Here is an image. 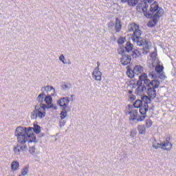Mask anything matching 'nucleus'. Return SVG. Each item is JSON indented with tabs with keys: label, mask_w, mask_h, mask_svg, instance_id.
<instances>
[{
	"label": "nucleus",
	"mask_w": 176,
	"mask_h": 176,
	"mask_svg": "<svg viewBox=\"0 0 176 176\" xmlns=\"http://www.w3.org/2000/svg\"><path fill=\"white\" fill-rule=\"evenodd\" d=\"M149 5H151V3H148V1H145L139 3L136 9L138 12L144 13L145 17H147V19H151L152 14L155 13L153 16V19L148 21L147 24L148 27L152 28L157 24L159 20H160V17L164 14V10L159 8V4L156 1L150 6V9H148Z\"/></svg>",
	"instance_id": "obj_1"
},
{
	"label": "nucleus",
	"mask_w": 176,
	"mask_h": 176,
	"mask_svg": "<svg viewBox=\"0 0 176 176\" xmlns=\"http://www.w3.org/2000/svg\"><path fill=\"white\" fill-rule=\"evenodd\" d=\"M128 31L133 32L132 35V41L136 42L138 46H144L142 50L143 54H148L149 49H151V42L148 40H144L141 38V30H140V25L136 23H131L128 26Z\"/></svg>",
	"instance_id": "obj_2"
},
{
	"label": "nucleus",
	"mask_w": 176,
	"mask_h": 176,
	"mask_svg": "<svg viewBox=\"0 0 176 176\" xmlns=\"http://www.w3.org/2000/svg\"><path fill=\"white\" fill-rule=\"evenodd\" d=\"M32 127H16L14 135L16 137L18 144H27V142H36V136L32 133Z\"/></svg>",
	"instance_id": "obj_3"
},
{
	"label": "nucleus",
	"mask_w": 176,
	"mask_h": 176,
	"mask_svg": "<svg viewBox=\"0 0 176 176\" xmlns=\"http://www.w3.org/2000/svg\"><path fill=\"white\" fill-rule=\"evenodd\" d=\"M142 100L144 101V104L141 107H140V109L139 110L140 113L142 115L139 116L138 120L140 122H142L145 120V118H146V112H148V109H149L148 102H151V99L146 96H143Z\"/></svg>",
	"instance_id": "obj_4"
},
{
	"label": "nucleus",
	"mask_w": 176,
	"mask_h": 176,
	"mask_svg": "<svg viewBox=\"0 0 176 176\" xmlns=\"http://www.w3.org/2000/svg\"><path fill=\"white\" fill-rule=\"evenodd\" d=\"M153 148L155 149H163L164 151H171V148H173V144L168 142V140L164 141L162 143H157L156 140L154 139V142L153 143Z\"/></svg>",
	"instance_id": "obj_5"
},
{
	"label": "nucleus",
	"mask_w": 176,
	"mask_h": 176,
	"mask_svg": "<svg viewBox=\"0 0 176 176\" xmlns=\"http://www.w3.org/2000/svg\"><path fill=\"white\" fill-rule=\"evenodd\" d=\"M128 109L129 111L126 112V115H130L129 120H138V122H140L138 120L140 119V117L138 118V110L135 109L132 105L130 104L128 105Z\"/></svg>",
	"instance_id": "obj_6"
},
{
	"label": "nucleus",
	"mask_w": 176,
	"mask_h": 176,
	"mask_svg": "<svg viewBox=\"0 0 176 176\" xmlns=\"http://www.w3.org/2000/svg\"><path fill=\"white\" fill-rule=\"evenodd\" d=\"M44 101L45 104H40L43 106H44L45 108L47 109H50V108H52V109L56 110L57 106H54L53 104V98H52V95L45 96L44 98Z\"/></svg>",
	"instance_id": "obj_7"
},
{
	"label": "nucleus",
	"mask_w": 176,
	"mask_h": 176,
	"mask_svg": "<svg viewBox=\"0 0 176 176\" xmlns=\"http://www.w3.org/2000/svg\"><path fill=\"white\" fill-rule=\"evenodd\" d=\"M97 67L94 69L92 72V78L95 80L100 82L102 80V73L100 71V62H97Z\"/></svg>",
	"instance_id": "obj_8"
},
{
	"label": "nucleus",
	"mask_w": 176,
	"mask_h": 176,
	"mask_svg": "<svg viewBox=\"0 0 176 176\" xmlns=\"http://www.w3.org/2000/svg\"><path fill=\"white\" fill-rule=\"evenodd\" d=\"M46 107L43 106L42 104L36 105V111L37 112V118L43 119L46 116Z\"/></svg>",
	"instance_id": "obj_9"
},
{
	"label": "nucleus",
	"mask_w": 176,
	"mask_h": 176,
	"mask_svg": "<svg viewBox=\"0 0 176 176\" xmlns=\"http://www.w3.org/2000/svg\"><path fill=\"white\" fill-rule=\"evenodd\" d=\"M27 150V144L18 143L16 146H14L13 151L14 155H19L21 152H24Z\"/></svg>",
	"instance_id": "obj_10"
},
{
	"label": "nucleus",
	"mask_w": 176,
	"mask_h": 176,
	"mask_svg": "<svg viewBox=\"0 0 176 176\" xmlns=\"http://www.w3.org/2000/svg\"><path fill=\"white\" fill-rule=\"evenodd\" d=\"M140 80L142 82H144V85L142 86H145L146 87V90L149 89V87H151V81L148 78V75L146 73L142 74L139 76Z\"/></svg>",
	"instance_id": "obj_11"
},
{
	"label": "nucleus",
	"mask_w": 176,
	"mask_h": 176,
	"mask_svg": "<svg viewBox=\"0 0 176 176\" xmlns=\"http://www.w3.org/2000/svg\"><path fill=\"white\" fill-rule=\"evenodd\" d=\"M69 101V98L68 97L62 98L57 101V104L60 105V107H61L63 109H67V107H68Z\"/></svg>",
	"instance_id": "obj_12"
},
{
	"label": "nucleus",
	"mask_w": 176,
	"mask_h": 176,
	"mask_svg": "<svg viewBox=\"0 0 176 176\" xmlns=\"http://www.w3.org/2000/svg\"><path fill=\"white\" fill-rule=\"evenodd\" d=\"M50 91H52L51 96H54V94H56V89L52 86L47 85L41 87V93H43L45 94V92L49 94Z\"/></svg>",
	"instance_id": "obj_13"
},
{
	"label": "nucleus",
	"mask_w": 176,
	"mask_h": 176,
	"mask_svg": "<svg viewBox=\"0 0 176 176\" xmlns=\"http://www.w3.org/2000/svg\"><path fill=\"white\" fill-rule=\"evenodd\" d=\"M146 94L148 96V98L151 100V98H156V89L155 88L149 87L146 89Z\"/></svg>",
	"instance_id": "obj_14"
},
{
	"label": "nucleus",
	"mask_w": 176,
	"mask_h": 176,
	"mask_svg": "<svg viewBox=\"0 0 176 176\" xmlns=\"http://www.w3.org/2000/svg\"><path fill=\"white\" fill-rule=\"evenodd\" d=\"M146 91V87L145 85H139L135 91L137 96H142Z\"/></svg>",
	"instance_id": "obj_15"
},
{
	"label": "nucleus",
	"mask_w": 176,
	"mask_h": 176,
	"mask_svg": "<svg viewBox=\"0 0 176 176\" xmlns=\"http://www.w3.org/2000/svg\"><path fill=\"white\" fill-rule=\"evenodd\" d=\"M131 61V56L130 55L123 54L121 58V63L122 65H127V64H130Z\"/></svg>",
	"instance_id": "obj_16"
},
{
	"label": "nucleus",
	"mask_w": 176,
	"mask_h": 176,
	"mask_svg": "<svg viewBox=\"0 0 176 176\" xmlns=\"http://www.w3.org/2000/svg\"><path fill=\"white\" fill-rule=\"evenodd\" d=\"M138 1L139 0H121V2L122 3H127L129 6L134 7L137 6V3H138Z\"/></svg>",
	"instance_id": "obj_17"
},
{
	"label": "nucleus",
	"mask_w": 176,
	"mask_h": 176,
	"mask_svg": "<svg viewBox=\"0 0 176 176\" xmlns=\"http://www.w3.org/2000/svg\"><path fill=\"white\" fill-rule=\"evenodd\" d=\"M133 71L135 72V75H140V74H142V72H144V67L141 65H135L133 68Z\"/></svg>",
	"instance_id": "obj_18"
},
{
	"label": "nucleus",
	"mask_w": 176,
	"mask_h": 176,
	"mask_svg": "<svg viewBox=\"0 0 176 176\" xmlns=\"http://www.w3.org/2000/svg\"><path fill=\"white\" fill-rule=\"evenodd\" d=\"M115 30L116 32H120V30H122V21L119 20V18L116 19Z\"/></svg>",
	"instance_id": "obj_19"
},
{
	"label": "nucleus",
	"mask_w": 176,
	"mask_h": 176,
	"mask_svg": "<svg viewBox=\"0 0 176 176\" xmlns=\"http://www.w3.org/2000/svg\"><path fill=\"white\" fill-rule=\"evenodd\" d=\"M20 168V164L17 161H13L11 164V170L12 171H17Z\"/></svg>",
	"instance_id": "obj_20"
},
{
	"label": "nucleus",
	"mask_w": 176,
	"mask_h": 176,
	"mask_svg": "<svg viewBox=\"0 0 176 176\" xmlns=\"http://www.w3.org/2000/svg\"><path fill=\"white\" fill-rule=\"evenodd\" d=\"M160 86V81L157 80H151V89H157Z\"/></svg>",
	"instance_id": "obj_21"
},
{
	"label": "nucleus",
	"mask_w": 176,
	"mask_h": 176,
	"mask_svg": "<svg viewBox=\"0 0 176 176\" xmlns=\"http://www.w3.org/2000/svg\"><path fill=\"white\" fill-rule=\"evenodd\" d=\"M46 97V94H43V92L40 94L38 97L36 98V101L39 102L40 104H43V100H45V98Z\"/></svg>",
	"instance_id": "obj_22"
},
{
	"label": "nucleus",
	"mask_w": 176,
	"mask_h": 176,
	"mask_svg": "<svg viewBox=\"0 0 176 176\" xmlns=\"http://www.w3.org/2000/svg\"><path fill=\"white\" fill-rule=\"evenodd\" d=\"M138 130L139 131V134L144 135L146 133V128H145V125H138Z\"/></svg>",
	"instance_id": "obj_23"
},
{
	"label": "nucleus",
	"mask_w": 176,
	"mask_h": 176,
	"mask_svg": "<svg viewBox=\"0 0 176 176\" xmlns=\"http://www.w3.org/2000/svg\"><path fill=\"white\" fill-rule=\"evenodd\" d=\"M142 100H137L133 103V108L135 109V108H141L143 106Z\"/></svg>",
	"instance_id": "obj_24"
},
{
	"label": "nucleus",
	"mask_w": 176,
	"mask_h": 176,
	"mask_svg": "<svg viewBox=\"0 0 176 176\" xmlns=\"http://www.w3.org/2000/svg\"><path fill=\"white\" fill-rule=\"evenodd\" d=\"M126 75L129 78H134V76H135L134 69L133 70L130 69V67H128V70L126 71Z\"/></svg>",
	"instance_id": "obj_25"
},
{
	"label": "nucleus",
	"mask_w": 176,
	"mask_h": 176,
	"mask_svg": "<svg viewBox=\"0 0 176 176\" xmlns=\"http://www.w3.org/2000/svg\"><path fill=\"white\" fill-rule=\"evenodd\" d=\"M30 172V166L28 165L24 166L21 170V175L25 176L28 175Z\"/></svg>",
	"instance_id": "obj_26"
},
{
	"label": "nucleus",
	"mask_w": 176,
	"mask_h": 176,
	"mask_svg": "<svg viewBox=\"0 0 176 176\" xmlns=\"http://www.w3.org/2000/svg\"><path fill=\"white\" fill-rule=\"evenodd\" d=\"M32 133L34 134V133H36V134H39V133H41V126L38 124H34V128H32Z\"/></svg>",
	"instance_id": "obj_27"
},
{
	"label": "nucleus",
	"mask_w": 176,
	"mask_h": 176,
	"mask_svg": "<svg viewBox=\"0 0 176 176\" xmlns=\"http://www.w3.org/2000/svg\"><path fill=\"white\" fill-rule=\"evenodd\" d=\"M68 113H67L66 109H63V111L60 113V118L61 120H64L65 118H67V116Z\"/></svg>",
	"instance_id": "obj_28"
},
{
	"label": "nucleus",
	"mask_w": 176,
	"mask_h": 176,
	"mask_svg": "<svg viewBox=\"0 0 176 176\" xmlns=\"http://www.w3.org/2000/svg\"><path fill=\"white\" fill-rule=\"evenodd\" d=\"M125 49L128 53L131 52V50H133V44H131V43L130 42H127L126 44Z\"/></svg>",
	"instance_id": "obj_29"
},
{
	"label": "nucleus",
	"mask_w": 176,
	"mask_h": 176,
	"mask_svg": "<svg viewBox=\"0 0 176 176\" xmlns=\"http://www.w3.org/2000/svg\"><path fill=\"white\" fill-rule=\"evenodd\" d=\"M141 56V52H140L138 50H135L132 52V56L134 58H137V57H140Z\"/></svg>",
	"instance_id": "obj_30"
},
{
	"label": "nucleus",
	"mask_w": 176,
	"mask_h": 176,
	"mask_svg": "<svg viewBox=\"0 0 176 176\" xmlns=\"http://www.w3.org/2000/svg\"><path fill=\"white\" fill-rule=\"evenodd\" d=\"M164 67L162 65H157L155 67V71L158 74H161V72H163V69Z\"/></svg>",
	"instance_id": "obj_31"
},
{
	"label": "nucleus",
	"mask_w": 176,
	"mask_h": 176,
	"mask_svg": "<svg viewBox=\"0 0 176 176\" xmlns=\"http://www.w3.org/2000/svg\"><path fill=\"white\" fill-rule=\"evenodd\" d=\"M31 119H37V111L36 107H34V110L31 113Z\"/></svg>",
	"instance_id": "obj_32"
},
{
	"label": "nucleus",
	"mask_w": 176,
	"mask_h": 176,
	"mask_svg": "<svg viewBox=\"0 0 176 176\" xmlns=\"http://www.w3.org/2000/svg\"><path fill=\"white\" fill-rule=\"evenodd\" d=\"M71 83L65 82V84L62 85V89H64L65 90H67V89H71Z\"/></svg>",
	"instance_id": "obj_33"
},
{
	"label": "nucleus",
	"mask_w": 176,
	"mask_h": 176,
	"mask_svg": "<svg viewBox=\"0 0 176 176\" xmlns=\"http://www.w3.org/2000/svg\"><path fill=\"white\" fill-rule=\"evenodd\" d=\"M152 124H153V122H152L151 119H147L146 120V127H148V128L152 127Z\"/></svg>",
	"instance_id": "obj_34"
},
{
	"label": "nucleus",
	"mask_w": 176,
	"mask_h": 176,
	"mask_svg": "<svg viewBox=\"0 0 176 176\" xmlns=\"http://www.w3.org/2000/svg\"><path fill=\"white\" fill-rule=\"evenodd\" d=\"M59 60L63 63V64H67V62H65V56L63 54L59 56Z\"/></svg>",
	"instance_id": "obj_35"
},
{
	"label": "nucleus",
	"mask_w": 176,
	"mask_h": 176,
	"mask_svg": "<svg viewBox=\"0 0 176 176\" xmlns=\"http://www.w3.org/2000/svg\"><path fill=\"white\" fill-rule=\"evenodd\" d=\"M135 100V96L134 95H128V101L133 102Z\"/></svg>",
	"instance_id": "obj_36"
},
{
	"label": "nucleus",
	"mask_w": 176,
	"mask_h": 176,
	"mask_svg": "<svg viewBox=\"0 0 176 176\" xmlns=\"http://www.w3.org/2000/svg\"><path fill=\"white\" fill-rule=\"evenodd\" d=\"M135 135H137V131H135V129H132L131 131V137H132V138H134Z\"/></svg>",
	"instance_id": "obj_37"
},
{
	"label": "nucleus",
	"mask_w": 176,
	"mask_h": 176,
	"mask_svg": "<svg viewBox=\"0 0 176 176\" xmlns=\"http://www.w3.org/2000/svg\"><path fill=\"white\" fill-rule=\"evenodd\" d=\"M35 150H36L35 146H33L30 147L29 152L32 155H34L35 153Z\"/></svg>",
	"instance_id": "obj_38"
},
{
	"label": "nucleus",
	"mask_w": 176,
	"mask_h": 176,
	"mask_svg": "<svg viewBox=\"0 0 176 176\" xmlns=\"http://www.w3.org/2000/svg\"><path fill=\"white\" fill-rule=\"evenodd\" d=\"M67 123V122L64 120H61L59 122V126L61 127H64V126H65V124Z\"/></svg>",
	"instance_id": "obj_39"
},
{
	"label": "nucleus",
	"mask_w": 176,
	"mask_h": 176,
	"mask_svg": "<svg viewBox=\"0 0 176 176\" xmlns=\"http://www.w3.org/2000/svg\"><path fill=\"white\" fill-rule=\"evenodd\" d=\"M118 45H123V43H124V38H119L118 41Z\"/></svg>",
	"instance_id": "obj_40"
},
{
	"label": "nucleus",
	"mask_w": 176,
	"mask_h": 176,
	"mask_svg": "<svg viewBox=\"0 0 176 176\" xmlns=\"http://www.w3.org/2000/svg\"><path fill=\"white\" fill-rule=\"evenodd\" d=\"M118 52L119 54H123V53H124V50H123V48L120 47V48H118Z\"/></svg>",
	"instance_id": "obj_41"
},
{
	"label": "nucleus",
	"mask_w": 176,
	"mask_h": 176,
	"mask_svg": "<svg viewBox=\"0 0 176 176\" xmlns=\"http://www.w3.org/2000/svg\"><path fill=\"white\" fill-rule=\"evenodd\" d=\"M148 76L152 79H154V78H156V76L155 75L154 72L149 73Z\"/></svg>",
	"instance_id": "obj_42"
},
{
	"label": "nucleus",
	"mask_w": 176,
	"mask_h": 176,
	"mask_svg": "<svg viewBox=\"0 0 176 176\" xmlns=\"http://www.w3.org/2000/svg\"><path fill=\"white\" fill-rule=\"evenodd\" d=\"M115 25L113 24V22H109V23H108V27H109V28H113V26H114Z\"/></svg>",
	"instance_id": "obj_43"
},
{
	"label": "nucleus",
	"mask_w": 176,
	"mask_h": 176,
	"mask_svg": "<svg viewBox=\"0 0 176 176\" xmlns=\"http://www.w3.org/2000/svg\"><path fill=\"white\" fill-rule=\"evenodd\" d=\"M159 78H160V79H162V80H164V79H166V76H164V74H162L160 75Z\"/></svg>",
	"instance_id": "obj_44"
},
{
	"label": "nucleus",
	"mask_w": 176,
	"mask_h": 176,
	"mask_svg": "<svg viewBox=\"0 0 176 176\" xmlns=\"http://www.w3.org/2000/svg\"><path fill=\"white\" fill-rule=\"evenodd\" d=\"M145 1H148V3H152V2H153L154 0H141L142 3V2H145Z\"/></svg>",
	"instance_id": "obj_45"
},
{
	"label": "nucleus",
	"mask_w": 176,
	"mask_h": 176,
	"mask_svg": "<svg viewBox=\"0 0 176 176\" xmlns=\"http://www.w3.org/2000/svg\"><path fill=\"white\" fill-rule=\"evenodd\" d=\"M131 95H133V91L131 90L128 91V96H131Z\"/></svg>",
	"instance_id": "obj_46"
},
{
	"label": "nucleus",
	"mask_w": 176,
	"mask_h": 176,
	"mask_svg": "<svg viewBox=\"0 0 176 176\" xmlns=\"http://www.w3.org/2000/svg\"><path fill=\"white\" fill-rule=\"evenodd\" d=\"M151 57H156V53L153 52V53L151 54Z\"/></svg>",
	"instance_id": "obj_47"
},
{
	"label": "nucleus",
	"mask_w": 176,
	"mask_h": 176,
	"mask_svg": "<svg viewBox=\"0 0 176 176\" xmlns=\"http://www.w3.org/2000/svg\"><path fill=\"white\" fill-rule=\"evenodd\" d=\"M67 64H68L69 65H70L71 61L69 60V61L67 63Z\"/></svg>",
	"instance_id": "obj_48"
},
{
	"label": "nucleus",
	"mask_w": 176,
	"mask_h": 176,
	"mask_svg": "<svg viewBox=\"0 0 176 176\" xmlns=\"http://www.w3.org/2000/svg\"><path fill=\"white\" fill-rule=\"evenodd\" d=\"M74 95H72V96H71V97H74Z\"/></svg>",
	"instance_id": "obj_49"
}]
</instances>
